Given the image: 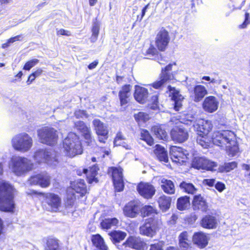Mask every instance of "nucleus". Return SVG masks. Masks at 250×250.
<instances>
[{
    "mask_svg": "<svg viewBox=\"0 0 250 250\" xmlns=\"http://www.w3.org/2000/svg\"><path fill=\"white\" fill-rule=\"evenodd\" d=\"M196 142L205 148H208L211 144L225 149L228 155L233 157L239 152V144L236 135L229 130L214 131L211 137L208 135L196 134Z\"/></svg>",
    "mask_w": 250,
    "mask_h": 250,
    "instance_id": "1",
    "label": "nucleus"
},
{
    "mask_svg": "<svg viewBox=\"0 0 250 250\" xmlns=\"http://www.w3.org/2000/svg\"><path fill=\"white\" fill-rule=\"evenodd\" d=\"M14 188L9 182L0 181V210L13 212L15 208Z\"/></svg>",
    "mask_w": 250,
    "mask_h": 250,
    "instance_id": "2",
    "label": "nucleus"
},
{
    "mask_svg": "<svg viewBox=\"0 0 250 250\" xmlns=\"http://www.w3.org/2000/svg\"><path fill=\"white\" fill-rule=\"evenodd\" d=\"M62 147L66 156L73 157L83 153V147L79 137L76 134L68 135L62 141Z\"/></svg>",
    "mask_w": 250,
    "mask_h": 250,
    "instance_id": "3",
    "label": "nucleus"
},
{
    "mask_svg": "<svg viewBox=\"0 0 250 250\" xmlns=\"http://www.w3.org/2000/svg\"><path fill=\"white\" fill-rule=\"evenodd\" d=\"M30 194L42 196L43 197L42 204L47 206L51 212L59 211L62 203L61 197L58 194L53 192H38L34 190L31 191Z\"/></svg>",
    "mask_w": 250,
    "mask_h": 250,
    "instance_id": "4",
    "label": "nucleus"
},
{
    "mask_svg": "<svg viewBox=\"0 0 250 250\" xmlns=\"http://www.w3.org/2000/svg\"><path fill=\"white\" fill-rule=\"evenodd\" d=\"M176 62L169 63L165 67L162 68L159 75V80L150 84L153 88L158 89L161 88L165 83L175 79L176 72L172 71V66L176 65Z\"/></svg>",
    "mask_w": 250,
    "mask_h": 250,
    "instance_id": "5",
    "label": "nucleus"
},
{
    "mask_svg": "<svg viewBox=\"0 0 250 250\" xmlns=\"http://www.w3.org/2000/svg\"><path fill=\"white\" fill-rule=\"evenodd\" d=\"M38 136L41 143L49 146H54L58 140V132L53 127L44 126L38 130Z\"/></svg>",
    "mask_w": 250,
    "mask_h": 250,
    "instance_id": "6",
    "label": "nucleus"
},
{
    "mask_svg": "<svg viewBox=\"0 0 250 250\" xmlns=\"http://www.w3.org/2000/svg\"><path fill=\"white\" fill-rule=\"evenodd\" d=\"M32 139L25 133L18 134L12 139L13 148L22 152L28 151L32 146Z\"/></svg>",
    "mask_w": 250,
    "mask_h": 250,
    "instance_id": "7",
    "label": "nucleus"
},
{
    "mask_svg": "<svg viewBox=\"0 0 250 250\" xmlns=\"http://www.w3.org/2000/svg\"><path fill=\"white\" fill-rule=\"evenodd\" d=\"M159 222L160 219L155 217L147 218L139 228L140 233L144 236L153 237L159 229Z\"/></svg>",
    "mask_w": 250,
    "mask_h": 250,
    "instance_id": "8",
    "label": "nucleus"
},
{
    "mask_svg": "<svg viewBox=\"0 0 250 250\" xmlns=\"http://www.w3.org/2000/svg\"><path fill=\"white\" fill-rule=\"evenodd\" d=\"M12 171L17 176H21L31 169L27 158L17 157L11 160Z\"/></svg>",
    "mask_w": 250,
    "mask_h": 250,
    "instance_id": "9",
    "label": "nucleus"
},
{
    "mask_svg": "<svg viewBox=\"0 0 250 250\" xmlns=\"http://www.w3.org/2000/svg\"><path fill=\"white\" fill-rule=\"evenodd\" d=\"M171 140L175 143L181 144L187 141L189 137L188 131L182 126H175L170 131Z\"/></svg>",
    "mask_w": 250,
    "mask_h": 250,
    "instance_id": "10",
    "label": "nucleus"
},
{
    "mask_svg": "<svg viewBox=\"0 0 250 250\" xmlns=\"http://www.w3.org/2000/svg\"><path fill=\"white\" fill-rule=\"evenodd\" d=\"M170 156L172 161L177 164L182 165L187 162L188 154L183 148L172 146L169 151Z\"/></svg>",
    "mask_w": 250,
    "mask_h": 250,
    "instance_id": "11",
    "label": "nucleus"
},
{
    "mask_svg": "<svg viewBox=\"0 0 250 250\" xmlns=\"http://www.w3.org/2000/svg\"><path fill=\"white\" fill-rule=\"evenodd\" d=\"M170 40L168 32L162 28L157 34L155 38V45L157 49L164 52L167 49Z\"/></svg>",
    "mask_w": 250,
    "mask_h": 250,
    "instance_id": "12",
    "label": "nucleus"
},
{
    "mask_svg": "<svg viewBox=\"0 0 250 250\" xmlns=\"http://www.w3.org/2000/svg\"><path fill=\"white\" fill-rule=\"evenodd\" d=\"M191 166L198 170H213L217 164L203 157H195L192 160Z\"/></svg>",
    "mask_w": 250,
    "mask_h": 250,
    "instance_id": "13",
    "label": "nucleus"
},
{
    "mask_svg": "<svg viewBox=\"0 0 250 250\" xmlns=\"http://www.w3.org/2000/svg\"><path fill=\"white\" fill-rule=\"evenodd\" d=\"M132 86L129 84L123 85L118 93L120 106L125 109L130 104Z\"/></svg>",
    "mask_w": 250,
    "mask_h": 250,
    "instance_id": "14",
    "label": "nucleus"
},
{
    "mask_svg": "<svg viewBox=\"0 0 250 250\" xmlns=\"http://www.w3.org/2000/svg\"><path fill=\"white\" fill-rule=\"evenodd\" d=\"M137 190L144 198L150 199L155 194V187L148 182H140L137 186Z\"/></svg>",
    "mask_w": 250,
    "mask_h": 250,
    "instance_id": "15",
    "label": "nucleus"
},
{
    "mask_svg": "<svg viewBox=\"0 0 250 250\" xmlns=\"http://www.w3.org/2000/svg\"><path fill=\"white\" fill-rule=\"evenodd\" d=\"M217 215L210 212L204 215L200 221V226L205 229H213L217 228L218 224Z\"/></svg>",
    "mask_w": 250,
    "mask_h": 250,
    "instance_id": "16",
    "label": "nucleus"
},
{
    "mask_svg": "<svg viewBox=\"0 0 250 250\" xmlns=\"http://www.w3.org/2000/svg\"><path fill=\"white\" fill-rule=\"evenodd\" d=\"M93 125L96 133L98 136V141L105 143L108 138V130L107 127L100 120L96 119L93 121Z\"/></svg>",
    "mask_w": 250,
    "mask_h": 250,
    "instance_id": "17",
    "label": "nucleus"
},
{
    "mask_svg": "<svg viewBox=\"0 0 250 250\" xmlns=\"http://www.w3.org/2000/svg\"><path fill=\"white\" fill-rule=\"evenodd\" d=\"M31 185H39L42 188H46L50 185V177L47 174L39 173L31 176L28 179Z\"/></svg>",
    "mask_w": 250,
    "mask_h": 250,
    "instance_id": "18",
    "label": "nucleus"
},
{
    "mask_svg": "<svg viewBox=\"0 0 250 250\" xmlns=\"http://www.w3.org/2000/svg\"><path fill=\"white\" fill-rule=\"evenodd\" d=\"M140 203L132 200L126 203L123 208L124 215L127 217L135 218L139 214L140 210Z\"/></svg>",
    "mask_w": 250,
    "mask_h": 250,
    "instance_id": "19",
    "label": "nucleus"
},
{
    "mask_svg": "<svg viewBox=\"0 0 250 250\" xmlns=\"http://www.w3.org/2000/svg\"><path fill=\"white\" fill-rule=\"evenodd\" d=\"M192 242L200 249L205 248L208 244L209 234L203 231H199L193 233Z\"/></svg>",
    "mask_w": 250,
    "mask_h": 250,
    "instance_id": "20",
    "label": "nucleus"
},
{
    "mask_svg": "<svg viewBox=\"0 0 250 250\" xmlns=\"http://www.w3.org/2000/svg\"><path fill=\"white\" fill-rule=\"evenodd\" d=\"M123 245L136 250H142L146 246V243L140 237L134 236H129Z\"/></svg>",
    "mask_w": 250,
    "mask_h": 250,
    "instance_id": "21",
    "label": "nucleus"
},
{
    "mask_svg": "<svg viewBox=\"0 0 250 250\" xmlns=\"http://www.w3.org/2000/svg\"><path fill=\"white\" fill-rule=\"evenodd\" d=\"M168 91L170 92L169 96L171 97V100L174 101V109L176 111H179L180 108L182 107V102L184 99V97L180 93L178 90H177L175 87H172L171 85H168L167 87Z\"/></svg>",
    "mask_w": 250,
    "mask_h": 250,
    "instance_id": "22",
    "label": "nucleus"
},
{
    "mask_svg": "<svg viewBox=\"0 0 250 250\" xmlns=\"http://www.w3.org/2000/svg\"><path fill=\"white\" fill-rule=\"evenodd\" d=\"M192 207L194 210H201L204 212H207L208 209V203L201 194L193 196L192 201Z\"/></svg>",
    "mask_w": 250,
    "mask_h": 250,
    "instance_id": "23",
    "label": "nucleus"
},
{
    "mask_svg": "<svg viewBox=\"0 0 250 250\" xmlns=\"http://www.w3.org/2000/svg\"><path fill=\"white\" fill-rule=\"evenodd\" d=\"M218 104L219 102L215 97L209 96L204 99L202 107L205 111L211 113L217 110Z\"/></svg>",
    "mask_w": 250,
    "mask_h": 250,
    "instance_id": "24",
    "label": "nucleus"
},
{
    "mask_svg": "<svg viewBox=\"0 0 250 250\" xmlns=\"http://www.w3.org/2000/svg\"><path fill=\"white\" fill-rule=\"evenodd\" d=\"M151 132L159 140L167 141L168 139V133L165 125L157 124L151 126Z\"/></svg>",
    "mask_w": 250,
    "mask_h": 250,
    "instance_id": "25",
    "label": "nucleus"
},
{
    "mask_svg": "<svg viewBox=\"0 0 250 250\" xmlns=\"http://www.w3.org/2000/svg\"><path fill=\"white\" fill-rule=\"evenodd\" d=\"M44 250H62L60 240L53 236H48L44 239Z\"/></svg>",
    "mask_w": 250,
    "mask_h": 250,
    "instance_id": "26",
    "label": "nucleus"
},
{
    "mask_svg": "<svg viewBox=\"0 0 250 250\" xmlns=\"http://www.w3.org/2000/svg\"><path fill=\"white\" fill-rule=\"evenodd\" d=\"M207 94V89L204 85H196L191 91L190 97L194 102L198 103L201 101Z\"/></svg>",
    "mask_w": 250,
    "mask_h": 250,
    "instance_id": "27",
    "label": "nucleus"
},
{
    "mask_svg": "<svg viewBox=\"0 0 250 250\" xmlns=\"http://www.w3.org/2000/svg\"><path fill=\"white\" fill-rule=\"evenodd\" d=\"M133 95L134 99L137 102L141 104H144L147 100L148 91L146 88L136 85Z\"/></svg>",
    "mask_w": 250,
    "mask_h": 250,
    "instance_id": "28",
    "label": "nucleus"
},
{
    "mask_svg": "<svg viewBox=\"0 0 250 250\" xmlns=\"http://www.w3.org/2000/svg\"><path fill=\"white\" fill-rule=\"evenodd\" d=\"M71 186L72 188L77 193L80 194L81 197L84 196L88 193L87 186L83 179H80L73 181Z\"/></svg>",
    "mask_w": 250,
    "mask_h": 250,
    "instance_id": "29",
    "label": "nucleus"
},
{
    "mask_svg": "<svg viewBox=\"0 0 250 250\" xmlns=\"http://www.w3.org/2000/svg\"><path fill=\"white\" fill-rule=\"evenodd\" d=\"M178 244L182 250H192L191 243L189 240L187 231H183L178 236Z\"/></svg>",
    "mask_w": 250,
    "mask_h": 250,
    "instance_id": "30",
    "label": "nucleus"
},
{
    "mask_svg": "<svg viewBox=\"0 0 250 250\" xmlns=\"http://www.w3.org/2000/svg\"><path fill=\"white\" fill-rule=\"evenodd\" d=\"M212 128L213 125L211 121L202 119L196 125V134L208 135Z\"/></svg>",
    "mask_w": 250,
    "mask_h": 250,
    "instance_id": "31",
    "label": "nucleus"
},
{
    "mask_svg": "<svg viewBox=\"0 0 250 250\" xmlns=\"http://www.w3.org/2000/svg\"><path fill=\"white\" fill-rule=\"evenodd\" d=\"M160 186L164 192L167 195H172L175 193V185L171 180L162 178L161 180Z\"/></svg>",
    "mask_w": 250,
    "mask_h": 250,
    "instance_id": "32",
    "label": "nucleus"
},
{
    "mask_svg": "<svg viewBox=\"0 0 250 250\" xmlns=\"http://www.w3.org/2000/svg\"><path fill=\"white\" fill-rule=\"evenodd\" d=\"M91 240L92 246L97 250H108V247L106 245L104 238L100 234L92 235L91 236Z\"/></svg>",
    "mask_w": 250,
    "mask_h": 250,
    "instance_id": "33",
    "label": "nucleus"
},
{
    "mask_svg": "<svg viewBox=\"0 0 250 250\" xmlns=\"http://www.w3.org/2000/svg\"><path fill=\"white\" fill-rule=\"evenodd\" d=\"M172 198L171 197L163 194L157 200L158 207L162 212H166L170 208Z\"/></svg>",
    "mask_w": 250,
    "mask_h": 250,
    "instance_id": "34",
    "label": "nucleus"
},
{
    "mask_svg": "<svg viewBox=\"0 0 250 250\" xmlns=\"http://www.w3.org/2000/svg\"><path fill=\"white\" fill-rule=\"evenodd\" d=\"M99 170V167L97 164H94L89 167L88 170L89 173L86 174V179L88 184H92L93 182L98 183L99 180L96 177L98 172Z\"/></svg>",
    "mask_w": 250,
    "mask_h": 250,
    "instance_id": "35",
    "label": "nucleus"
},
{
    "mask_svg": "<svg viewBox=\"0 0 250 250\" xmlns=\"http://www.w3.org/2000/svg\"><path fill=\"white\" fill-rule=\"evenodd\" d=\"M154 152L156 155L157 159L160 162L167 163L168 161V157L167 151L165 148L160 145H156Z\"/></svg>",
    "mask_w": 250,
    "mask_h": 250,
    "instance_id": "36",
    "label": "nucleus"
},
{
    "mask_svg": "<svg viewBox=\"0 0 250 250\" xmlns=\"http://www.w3.org/2000/svg\"><path fill=\"white\" fill-rule=\"evenodd\" d=\"M108 235L110 237V240L113 244L120 243L125 239L126 236V233L121 230H112L110 231Z\"/></svg>",
    "mask_w": 250,
    "mask_h": 250,
    "instance_id": "37",
    "label": "nucleus"
},
{
    "mask_svg": "<svg viewBox=\"0 0 250 250\" xmlns=\"http://www.w3.org/2000/svg\"><path fill=\"white\" fill-rule=\"evenodd\" d=\"M179 188L184 192L191 195L195 194L198 190L192 183L185 181L180 183Z\"/></svg>",
    "mask_w": 250,
    "mask_h": 250,
    "instance_id": "38",
    "label": "nucleus"
},
{
    "mask_svg": "<svg viewBox=\"0 0 250 250\" xmlns=\"http://www.w3.org/2000/svg\"><path fill=\"white\" fill-rule=\"evenodd\" d=\"M190 205V198L187 195L181 196L177 199L176 206L177 208L183 211L188 208Z\"/></svg>",
    "mask_w": 250,
    "mask_h": 250,
    "instance_id": "39",
    "label": "nucleus"
},
{
    "mask_svg": "<svg viewBox=\"0 0 250 250\" xmlns=\"http://www.w3.org/2000/svg\"><path fill=\"white\" fill-rule=\"evenodd\" d=\"M123 169L120 166L111 167L108 169V173H111L112 181L123 178Z\"/></svg>",
    "mask_w": 250,
    "mask_h": 250,
    "instance_id": "40",
    "label": "nucleus"
},
{
    "mask_svg": "<svg viewBox=\"0 0 250 250\" xmlns=\"http://www.w3.org/2000/svg\"><path fill=\"white\" fill-rule=\"evenodd\" d=\"M140 212L143 217L153 215L155 217V215H157L158 212L155 208L151 205H145L142 208L140 207Z\"/></svg>",
    "mask_w": 250,
    "mask_h": 250,
    "instance_id": "41",
    "label": "nucleus"
},
{
    "mask_svg": "<svg viewBox=\"0 0 250 250\" xmlns=\"http://www.w3.org/2000/svg\"><path fill=\"white\" fill-rule=\"evenodd\" d=\"M118 223V220L116 218H105L101 222L100 226L103 229H108L113 226H117Z\"/></svg>",
    "mask_w": 250,
    "mask_h": 250,
    "instance_id": "42",
    "label": "nucleus"
},
{
    "mask_svg": "<svg viewBox=\"0 0 250 250\" xmlns=\"http://www.w3.org/2000/svg\"><path fill=\"white\" fill-rule=\"evenodd\" d=\"M91 42H94L97 40L100 32V23L97 18H95L93 21V25L91 28Z\"/></svg>",
    "mask_w": 250,
    "mask_h": 250,
    "instance_id": "43",
    "label": "nucleus"
},
{
    "mask_svg": "<svg viewBox=\"0 0 250 250\" xmlns=\"http://www.w3.org/2000/svg\"><path fill=\"white\" fill-rule=\"evenodd\" d=\"M140 139L144 141L149 146H152L154 144V139L149 131L146 129H141Z\"/></svg>",
    "mask_w": 250,
    "mask_h": 250,
    "instance_id": "44",
    "label": "nucleus"
},
{
    "mask_svg": "<svg viewBox=\"0 0 250 250\" xmlns=\"http://www.w3.org/2000/svg\"><path fill=\"white\" fill-rule=\"evenodd\" d=\"M134 118L139 125L146 123L150 119V117L148 113L142 111L134 114Z\"/></svg>",
    "mask_w": 250,
    "mask_h": 250,
    "instance_id": "45",
    "label": "nucleus"
},
{
    "mask_svg": "<svg viewBox=\"0 0 250 250\" xmlns=\"http://www.w3.org/2000/svg\"><path fill=\"white\" fill-rule=\"evenodd\" d=\"M76 197L74 193L68 194L64 199V205L66 208H70L74 205Z\"/></svg>",
    "mask_w": 250,
    "mask_h": 250,
    "instance_id": "46",
    "label": "nucleus"
},
{
    "mask_svg": "<svg viewBox=\"0 0 250 250\" xmlns=\"http://www.w3.org/2000/svg\"><path fill=\"white\" fill-rule=\"evenodd\" d=\"M237 165V163L235 161L225 163L223 165L220 167L219 169L222 172H228L236 168Z\"/></svg>",
    "mask_w": 250,
    "mask_h": 250,
    "instance_id": "47",
    "label": "nucleus"
},
{
    "mask_svg": "<svg viewBox=\"0 0 250 250\" xmlns=\"http://www.w3.org/2000/svg\"><path fill=\"white\" fill-rule=\"evenodd\" d=\"M158 51L157 48H155L153 45L150 44L144 53V55L155 59L156 57L160 55V53Z\"/></svg>",
    "mask_w": 250,
    "mask_h": 250,
    "instance_id": "48",
    "label": "nucleus"
},
{
    "mask_svg": "<svg viewBox=\"0 0 250 250\" xmlns=\"http://www.w3.org/2000/svg\"><path fill=\"white\" fill-rule=\"evenodd\" d=\"M74 127L82 133V135L90 130V128L82 121L76 122L74 124Z\"/></svg>",
    "mask_w": 250,
    "mask_h": 250,
    "instance_id": "49",
    "label": "nucleus"
},
{
    "mask_svg": "<svg viewBox=\"0 0 250 250\" xmlns=\"http://www.w3.org/2000/svg\"><path fill=\"white\" fill-rule=\"evenodd\" d=\"M84 143L86 146H91L94 142V138L92 136L91 129L82 135Z\"/></svg>",
    "mask_w": 250,
    "mask_h": 250,
    "instance_id": "50",
    "label": "nucleus"
},
{
    "mask_svg": "<svg viewBox=\"0 0 250 250\" xmlns=\"http://www.w3.org/2000/svg\"><path fill=\"white\" fill-rule=\"evenodd\" d=\"M159 94L151 96L149 104V107L153 110L159 109Z\"/></svg>",
    "mask_w": 250,
    "mask_h": 250,
    "instance_id": "51",
    "label": "nucleus"
},
{
    "mask_svg": "<svg viewBox=\"0 0 250 250\" xmlns=\"http://www.w3.org/2000/svg\"><path fill=\"white\" fill-rule=\"evenodd\" d=\"M112 181L115 192H119L124 190L125 185L123 178Z\"/></svg>",
    "mask_w": 250,
    "mask_h": 250,
    "instance_id": "52",
    "label": "nucleus"
},
{
    "mask_svg": "<svg viewBox=\"0 0 250 250\" xmlns=\"http://www.w3.org/2000/svg\"><path fill=\"white\" fill-rule=\"evenodd\" d=\"M232 4L233 10H240L244 5L246 0H229Z\"/></svg>",
    "mask_w": 250,
    "mask_h": 250,
    "instance_id": "53",
    "label": "nucleus"
},
{
    "mask_svg": "<svg viewBox=\"0 0 250 250\" xmlns=\"http://www.w3.org/2000/svg\"><path fill=\"white\" fill-rule=\"evenodd\" d=\"M39 62V60L37 59L29 60L25 62L23 67V69L29 71L31 68L36 65Z\"/></svg>",
    "mask_w": 250,
    "mask_h": 250,
    "instance_id": "54",
    "label": "nucleus"
},
{
    "mask_svg": "<svg viewBox=\"0 0 250 250\" xmlns=\"http://www.w3.org/2000/svg\"><path fill=\"white\" fill-rule=\"evenodd\" d=\"M245 18L243 22L238 27L240 29H244L247 27L248 25L250 24V13L246 11L244 15Z\"/></svg>",
    "mask_w": 250,
    "mask_h": 250,
    "instance_id": "55",
    "label": "nucleus"
},
{
    "mask_svg": "<svg viewBox=\"0 0 250 250\" xmlns=\"http://www.w3.org/2000/svg\"><path fill=\"white\" fill-rule=\"evenodd\" d=\"M36 155L41 157H42L45 162L49 160L51 158L50 154L49 152L45 149H41L39 150L37 152Z\"/></svg>",
    "mask_w": 250,
    "mask_h": 250,
    "instance_id": "56",
    "label": "nucleus"
},
{
    "mask_svg": "<svg viewBox=\"0 0 250 250\" xmlns=\"http://www.w3.org/2000/svg\"><path fill=\"white\" fill-rule=\"evenodd\" d=\"M164 242L162 241H159L157 243L150 245L149 250H163Z\"/></svg>",
    "mask_w": 250,
    "mask_h": 250,
    "instance_id": "57",
    "label": "nucleus"
},
{
    "mask_svg": "<svg viewBox=\"0 0 250 250\" xmlns=\"http://www.w3.org/2000/svg\"><path fill=\"white\" fill-rule=\"evenodd\" d=\"M198 218V216L195 213H191L186 217L185 221L189 225H192L195 223Z\"/></svg>",
    "mask_w": 250,
    "mask_h": 250,
    "instance_id": "58",
    "label": "nucleus"
},
{
    "mask_svg": "<svg viewBox=\"0 0 250 250\" xmlns=\"http://www.w3.org/2000/svg\"><path fill=\"white\" fill-rule=\"evenodd\" d=\"M125 140V137L124 136L122 132H118L114 139V144L115 146H121V143L119 142L120 141H123Z\"/></svg>",
    "mask_w": 250,
    "mask_h": 250,
    "instance_id": "59",
    "label": "nucleus"
},
{
    "mask_svg": "<svg viewBox=\"0 0 250 250\" xmlns=\"http://www.w3.org/2000/svg\"><path fill=\"white\" fill-rule=\"evenodd\" d=\"M214 187L219 192H222L226 188L225 184L222 182H217L215 183Z\"/></svg>",
    "mask_w": 250,
    "mask_h": 250,
    "instance_id": "60",
    "label": "nucleus"
},
{
    "mask_svg": "<svg viewBox=\"0 0 250 250\" xmlns=\"http://www.w3.org/2000/svg\"><path fill=\"white\" fill-rule=\"evenodd\" d=\"M203 184L204 185L212 187L215 186V179H205L203 181Z\"/></svg>",
    "mask_w": 250,
    "mask_h": 250,
    "instance_id": "61",
    "label": "nucleus"
},
{
    "mask_svg": "<svg viewBox=\"0 0 250 250\" xmlns=\"http://www.w3.org/2000/svg\"><path fill=\"white\" fill-rule=\"evenodd\" d=\"M57 35L70 36L71 35V33L70 31L65 30L64 29H60L57 31Z\"/></svg>",
    "mask_w": 250,
    "mask_h": 250,
    "instance_id": "62",
    "label": "nucleus"
},
{
    "mask_svg": "<svg viewBox=\"0 0 250 250\" xmlns=\"http://www.w3.org/2000/svg\"><path fill=\"white\" fill-rule=\"evenodd\" d=\"M148 5L149 4H147L143 7V8L142 10L141 15L140 16L138 15L137 17V21H142V19L143 18L144 16L146 14V9L148 7Z\"/></svg>",
    "mask_w": 250,
    "mask_h": 250,
    "instance_id": "63",
    "label": "nucleus"
},
{
    "mask_svg": "<svg viewBox=\"0 0 250 250\" xmlns=\"http://www.w3.org/2000/svg\"><path fill=\"white\" fill-rule=\"evenodd\" d=\"M43 72V70L41 68H37L35 71L32 73V75H34L36 78L41 76Z\"/></svg>",
    "mask_w": 250,
    "mask_h": 250,
    "instance_id": "64",
    "label": "nucleus"
}]
</instances>
